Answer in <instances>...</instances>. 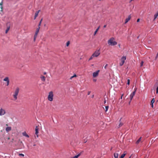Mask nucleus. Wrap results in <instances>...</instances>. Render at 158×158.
<instances>
[{
	"mask_svg": "<svg viewBox=\"0 0 158 158\" xmlns=\"http://www.w3.org/2000/svg\"><path fill=\"white\" fill-rule=\"evenodd\" d=\"M100 50H96L95 52L89 58V60H90L93 59L94 57H97L99 56L100 54Z\"/></svg>",
	"mask_w": 158,
	"mask_h": 158,
	"instance_id": "f257e3e1",
	"label": "nucleus"
},
{
	"mask_svg": "<svg viewBox=\"0 0 158 158\" xmlns=\"http://www.w3.org/2000/svg\"><path fill=\"white\" fill-rule=\"evenodd\" d=\"M108 43L109 45L113 46L117 44V42L114 41V38L113 37L110 39L108 41Z\"/></svg>",
	"mask_w": 158,
	"mask_h": 158,
	"instance_id": "f03ea898",
	"label": "nucleus"
},
{
	"mask_svg": "<svg viewBox=\"0 0 158 158\" xmlns=\"http://www.w3.org/2000/svg\"><path fill=\"white\" fill-rule=\"evenodd\" d=\"M19 88L18 87H17L15 91L14 94L13 95V96L14 97V100H17V96H18V93H19Z\"/></svg>",
	"mask_w": 158,
	"mask_h": 158,
	"instance_id": "7ed1b4c3",
	"label": "nucleus"
},
{
	"mask_svg": "<svg viewBox=\"0 0 158 158\" xmlns=\"http://www.w3.org/2000/svg\"><path fill=\"white\" fill-rule=\"evenodd\" d=\"M53 94L52 91H50L49 92L48 96V99L50 101H52L53 99Z\"/></svg>",
	"mask_w": 158,
	"mask_h": 158,
	"instance_id": "20e7f679",
	"label": "nucleus"
},
{
	"mask_svg": "<svg viewBox=\"0 0 158 158\" xmlns=\"http://www.w3.org/2000/svg\"><path fill=\"white\" fill-rule=\"evenodd\" d=\"M126 59V56H123L120 59V62L119 63L120 66H122L124 64L125 60Z\"/></svg>",
	"mask_w": 158,
	"mask_h": 158,
	"instance_id": "39448f33",
	"label": "nucleus"
},
{
	"mask_svg": "<svg viewBox=\"0 0 158 158\" xmlns=\"http://www.w3.org/2000/svg\"><path fill=\"white\" fill-rule=\"evenodd\" d=\"M3 81H6L7 84L6 86H8L9 84V78L7 77H6L4 79Z\"/></svg>",
	"mask_w": 158,
	"mask_h": 158,
	"instance_id": "423d86ee",
	"label": "nucleus"
},
{
	"mask_svg": "<svg viewBox=\"0 0 158 158\" xmlns=\"http://www.w3.org/2000/svg\"><path fill=\"white\" fill-rule=\"evenodd\" d=\"M99 72V70H98L95 72H94L93 73V77H95L97 76L98 75Z\"/></svg>",
	"mask_w": 158,
	"mask_h": 158,
	"instance_id": "0eeeda50",
	"label": "nucleus"
},
{
	"mask_svg": "<svg viewBox=\"0 0 158 158\" xmlns=\"http://www.w3.org/2000/svg\"><path fill=\"white\" fill-rule=\"evenodd\" d=\"M5 113V111L4 109L1 108L0 109V115H4Z\"/></svg>",
	"mask_w": 158,
	"mask_h": 158,
	"instance_id": "6e6552de",
	"label": "nucleus"
},
{
	"mask_svg": "<svg viewBox=\"0 0 158 158\" xmlns=\"http://www.w3.org/2000/svg\"><path fill=\"white\" fill-rule=\"evenodd\" d=\"M131 18V15H128L127 18L126 19L125 23L126 24L130 20V19Z\"/></svg>",
	"mask_w": 158,
	"mask_h": 158,
	"instance_id": "1a4fd4ad",
	"label": "nucleus"
},
{
	"mask_svg": "<svg viewBox=\"0 0 158 158\" xmlns=\"http://www.w3.org/2000/svg\"><path fill=\"white\" fill-rule=\"evenodd\" d=\"M11 130V127H8L6 128V131L7 132H9Z\"/></svg>",
	"mask_w": 158,
	"mask_h": 158,
	"instance_id": "9d476101",
	"label": "nucleus"
},
{
	"mask_svg": "<svg viewBox=\"0 0 158 158\" xmlns=\"http://www.w3.org/2000/svg\"><path fill=\"white\" fill-rule=\"evenodd\" d=\"M40 28V27H38L36 29V31H35V35H36V36L38 34L39 32Z\"/></svg>",
	"mask_w": 158,
	"mask_h": 158,
	"instance_id": "9b49d317",
	"label": "nucleus"
},
{
	"mask_svg": "<svg viewBox=\"0 0 158 158\" xmlns=\"http://www.w3.org/2000/svg\"><path fill=\"white\" fill-rule=\"evenodd\" d=\"M38 129H39L38 127L37 126H36L35 128V134L37 135V137H38Z\"/></svg>",
	"mask_w": 158,
	"mask_h": 158,
	"instance_id": "f8f14e48",
	"label": "nucleus"
},
{
	"mask_svg": "<svg viewBox=\"0 0 158 158\" xmlns=\"http://www.w3.org/2000/svg\"><path fill=\"white\" fill-rule=\"evenodd\" d=\"M40 11V10H39L35 12L34 16V19H35L36 17L38 16V14Z\"/></svg>",
	"mask_w": 158,
	"mask_h": 158,
	"instance_id": "ddd939ff",
	"label": "nucleus"
},
{
	"mask_svg": "<svg viewBox=\"0 0 158 158\" xmlns=\"http://www.w3.org/2000/svg\"><path fill=\"white\" fill-rule=\"evenodd\" d=\"M23 135L27 138H29V136L27 134L26 132H24L22 133Z\"/></svg>",
	"mask_w": 158,
	"mask_h": 158,
	"instance_id": "4468645a",
	"label": "nucleus"
},
{
	"mask_svg": "<svg viewBox=\"0 0 158 158\" xmlns=\"http://www.w3.org/2000/svg\"><path fill=\"white\" fill-rule=\"evenodd\" d=\"M114 156V158H118V153H115Z\"/></svg>",
	"mask_w": 158,
	"mask_h": 158,
	"instance_id": "2eb2a0df",
	"label": "nucleus"
},
{
	"mask_svg": "<svg viewBox=\"0 0 158 158\" xmlns=\"http://www.w3.org/2000/svg\"><path fill=\"white\" fill-rule=\"evenodd\" d=\"M126 153H125V152H124V153L121 155L120 158H123L126 155Z\"/></svg>",
	"mask_w": 158,
	"mask_h": 158,
	"instance_id": "dca6fc26",
	"label": "nucleus"
},
{
	"mask_svg": "<svg viewBox=\"0 0 158 158\" xmlns=\"http://www.w3.org/2000/svg\"><path fill=\"white\" fill-rule=\"evenodd\" d=\"M100 27V26H99V27L96 29V31H95V32H94V35H95L96 34L97 31L99 29Z\"/></svg>",
	"mask_w": 158,
	"mask_h": 158,
	"instance_id": "f3484780",
	"label": "nucleus"
},
{
	"mask_svg": "<svg viewBox=\"0 0 158 158\" xmlns=\"http://www.w3.org/2000/svg\"><path fill=\"white\" fill-rule=\"evenodd\" d=\"M141 137L139 138L137 141L136 142V143L138 144L141 141Z\"/></svg>",
	"mask_w": 158,
	"mask_h": 158,
	"instance_id": "a211bd4d",
	"label": "nucleus"
},
{
	"mask_svg": "<svg viewBox=\"0 0 158 158\" xmlns=\"http://www.w3.org/2000/svg\"><path fill=\"white\" fill-rule=\"evenodd\" d=\"M40 78L42 81H44L45 80V78L44 76H42Z\"/></svg>",
	"mask_w": 158,
	"mask_h": 158,
	"instance_id": "6ab92c4d",
	"label": "nucleus"
},
{
	"mask_svg": "<svg viewBox=\"0 0 158 158\" xmlns=\"http://www.w3.org/2000/svg\"><path fill=\"white\" fill-rule=\"evenodd\" d=\"M10 27L9 26H8L7 27V29L6 30V31H5L6 33H7L8 32V31L10 30Z\"/></svg>",
	"mask_w": 158,
	"mask_h": 158,
	"instance_id": "aec40b11",
	"label": "nucleus"
},
{
	"mask_svg": "<svg viewBox=\"0 0 158 158\" xmlns=\"http://www.w3.org/2000/svg\"><path fill=\"white\" fill-rule=\"evenodd\" d=\"M80 154L77 155L76 156H74V157H72L70 158H78V157L80 156Z\"/></svg>",
	"mask_w": 158,
	"mask_h": 158,
	"instance_id": "412c9836",
	"label": "nucleus"
},
{
	"mask_svg": "<svg viewBox=\"0 0 158 158\" xmlns=\"http://www.w3.org/2000/svg\"><path fill=\"white\" fill-rule=\"evenodd\" d=\"M134 96V95L133 94H131V95H130V98L131 99V101L132 100V98Z\"/></svg>",
	"mask_w": 158,
	"mask_h": 158,
	"instance_id": "4be33fe9",
	"label": "nucleus"
},
{
	"mask_svg": "<svg viewBox=\"0 0 158 158\" xmlns=\"http://www.w3.org/2000/svg\"><path fill=\"white\" fill-rule=\"evenodd\" d=\"M77 77L76 75V74H74L73 76H71L70 77V79H72L73 78L75 77Z\"/></svg>",
	"mask_w": 158,
	"mask_h": 158,
	"instance_id": "5701e85b",
	"label": "nucleus"
},
{
	"mask_svg": "<svg viewBox=\"0 0 158 158\" xmlns=\"http://www.w3.org/2000/svg\"><path fill=\"white\" fill-rule=\"evenodd\" d=\"M155 102V99L154 98H153L151 101V104H153Z\"/></svg>",
	"mask_w": 158,
	"mask_h": 158,
	"instance_id": "b1692460",
	"label": "nucleus"
},
{
	"mask_svg": "<svg viewBox=\"0 0 158 158\" xmlns=\"http://www.w3.org/2000/svg\"><path fill=\"white\" fill-rule=\"evenodd\" d=\"M136 89H135L134 90V91L133 92V93L131 94H133L134 95H135V92L136 91Z\"/></svg>",
	"mask_w": 158,
	"mask_h": 158,
	"instance_id": "393cba45",
	"label": "nucleus"
},
{
	"mask_svg": "<svg viewBox=\"0 0 158 158\" xmlns=\"http://www.w3.org/2000/svg\"><path fill=\"white\" fill-rule=\"evenodd\" d=\"M109 108V106H105V111L106 112L107 111Z\"/></svg>",
	"mask_w": 158,
	"mask_h": 158,
	"instance_id": "a878e982",
	"label": "nucleus"
},
{
	"mask_svg": "<svg viewBox=\"0 0 158 158\" xmlns=\"http://www.w3.org/2000/svg\"><path fill=\"white\" fill-rule=\"evenodd\" d=\"M19 156H23V157H24V155L23 154H22V153H19Z\"/></svg>",
	"mask_w": 158,
	"mask_h": 158,
	"instance_id": "bb28decb",
	"label": "nucleus"
},
{
	"mask_svg": "<svg viewBox=\"0 0 158 158\" xmlns=\"http://www.w3.org/2000/svg\"><path fill=\"white\" fill-rule=\"evenodd\" d=\"M42 19H41V20L40 21L39 23V25H38V27H40V26L41 25V22H42Z\"/></svg>",
	"mask_w": 158,
	"mask_h": 158,
	"instance_id": "cd10ccee",
	"label": "nucleus"
},
{
	"mask_svg": "<svg viewBox=\"0 0 158 158\" xmlns=\"http://www.w3.org/2000/svg\"><path fill=\"white\" fill-rule=\"evenodd\" d=\"M37 36L35 35H34V41H35L36 38L37 37Z\"/></svg>",
	"mask_w": 158,
	"mask_h": 158,
	"instance_id": "c85d7f7f",
	"label": "nucleus"
},
{
	"mask_svg": "<svg viewBox=\"0 0 158 158\" xmlns=\"http://www.w3.org/2000/svg\"><path fill=\"white\" fill-rule=\"evenodd\" d=\"M70 44V42L69 41H68L66 43V46L67 47Z\"/></svg>",
	"mask_w": 158,
	"mask_h": 158,
	"instance_id": "c756f323",
	"label": "nucleus"
},
{
	"mask_svg": "<svg viewBox=\"0 0 158 158\" xmlns=\"http://www.w3.org/2000/svg\"><path fill=\"white\" fill-rule=\"evenodd\" d=\"M123 124L122 123H120L119 125V126L118 127V128L121 127L123 125Z\"/></svg>",
	"mask_w": 158,
	"mask_h": 158,
	"instance_id": "7c9ffc66",
	"label": "nucleus"
},
{
	"mask_svg": "<svg viewBox=\"0 0 158 158\" xmlns=\"http://www.w3.org/2000/svg\"><path fill=\"white\" fill-rule=\"evenodd\" d=\"M143 61H142L140 63V66L141 67H142L143 66Z\"/></svg>",
	"mask_w": 158,
	"mask_h": 158,
	"instance_id": "2f4dec72",
	"label": "nucleus"
},
{
	"mask_svg": "<svg viewBox=\"0 0 158 158\" xmlns=\"http://www.w3.org/2000/svg\"><path fill=\"white\" fill-rule=\"evenodd\" d=\"M130 80L129 79H128L127 80V84L128 85H129V84H130Z\"/></svg>",
	"mask_w": 158,
	"mask_h": 158,
	"instance_id": "473e14b6",
	"label": "nucleus"
},
{
	"mask_svg": "<svg viewBox=\"0 0 158 158\" xmlns=\"http://www.w3.org/2000/svg\"><path fill=\"white\" fill-rule=\"evenodd\" d=\"M156 93L157 94L158 93V86L157 87L156 89Z\"/></svg>",
	"mask_w": 158,
	"mask_h": 158,
	"instance_id": "72a5a7b5",
	"label": "nucleus"
},
{
	"mask_svg": "<svg viewBox=\"0 0 158 158\" xmlns=\"http://www.w3.org/2000/svg\"><path fill=\"white\" fill-rule=\"evenodd\" d=\"M107 65H108V64H106L105 65V66H104V68H105V69H106L107 67Z\"/></svg>",
	"mask_w": 158,
	"mask_h": 158,
	"instance_id": "f704fd0d",
	"label": "nucleus"
},
{
	"mask_svg": "<svg viewBox=\"0 0 158 158\" xmlns=\"http://www.w3.org/2000/svg\"><path fill=\"white\" fill-rule=\"evenodd\" d=\"M90 93H91V91H88V95H89Z\"/></svg>",
	"mask_w": 158,
	"mask_h": 158,
	"instance_id": "c9c22d12",
	"label": "nucleus"
},
{
	"mask_svg": "<svg viewBox=\"0 0 158 158\" xmlns=\"http://www.w3.org/2000/svg\"><path fill=\"white\" fill-rule=\"evenodd\" d=\"M140 21V19H137V22H138L139 21Z\"/></svg>",
	"mask_w": 158,
	"mask_h": 158,
	"instance_id": "e433bc0d",
	"label": "nucleus"
},
{
	"mask_svg": "<svg viewBox=\"0 0 158 158\" xmlns=\"http://www.w3.org/2000/svg\"><path fill=\"white\" fill-rule=\"evenodd\" d=\"M153 104H151V106L152 107V108H153Z\"/></svg>",
	"mask_w": 158,
	"mask_h": 158,
	"instance_id": "4c0bfd02",
	"label": "nucleus"
},
{
	"mask_svg": "<svg viewBox=\"0 0 158 158\" xmlns=\"http://www.w3.org/2000/svg\"><path fill=\"white\" fill-rule=\"evenodd\" d=\"M93 81L94 82H96V79H93Z\"/></svg>",
	"mask_w": 158,
	"mask_h": 158,
	"instance_id": "58836bf2",
	"label": "nucleus"
},
{
	"mask_svg": "<svg viewBox=\"0 0 158 158\" xmlns=\"http://www.w3.org/2000/svg\"><path fill=\"white\" fill-rule=\"evenodd\" d=\"M2 2H1L0 3V5L2 6Z\"/></svg>",
	"mask_w": 158,
	"mask_h": 158,
	"instance_id": "ea45409f",
	"label": "nucleus"
},
{
	"mask_svg": "<svg viewBox=\"0 0 158 158\" xmlns=\"http://www.w3.org/2000/svg\"><path fill=\"white\" fill-rule=\"evenodd\" d=\"M106 25H104L103 27L104 28H105L106 27Z\"/></svg>",
	"mask_w": 158,
	"mask_h": 158,
	"instance_id": "a19ab883",
	"label": "nucleus"
},
{
	"mask_svg": "<svg viewBox=\"0 0 158 158\" xmlns=\"http://www.w3.org/2000/svg\"><path fill=\"white\" fill-rule=\"evenodd\" d=\"M157 85V83H156V84L155 85H154V87L156 86Z\"/></svg>",
	"mask_w": 158,
	"mask_h": 158,
	"instance_id": "79ce46f5",
	"label": "nucleus"
},
{
	"mask_svg": "<svg viewBox=\"0 0 158 158\" xmlns=\"http://www.w3.org/2000/svg\"><path fill=\"white\" fill-rule=\"evenodd\" d=\"M122 97H123V95L121 96V99H122Z\"/></svg>",
	"mask_w": 158,
	"mask_h": 158,
	"instance_id": "37998d69",
	"label": "nucleus"
},
{
	"mask_svg": "<svg viewBox=\"0 0 158 158\" xmlns=\"http://www.w3.org/2000/svg\"><path fill=\"white\" fill-rule=\"evenodd\" d=\"M104 102V103H106V100H105Z\"/></svg>",
	"mask_w": 158,
	"mask_h": 158,
	"instance_id": "c03bdc74",
	"label": "nucleus"
},
{
	"mask_svg": "<svg viewBox=\"0 0 158 158\" xmlns=\"http://www.w3.org/2000/svg\"><path fill=\"white\" fill-rule=\"evenodd\" d=\"M36 146V144H34L33 145V146Z\"/></svg>",
	"mask_w": 158,
	"mask_h": 158,
	"instance_id": "a18cd8bd",
	"label": "nucleus"
},
{
	"mask_svg": "<svg viewBox=\"0 0 158 158\" xmlns=\"http://www.w3.org/2000/svg\"><path fill=\"white\" fill-rule=\"evenodd\" d=\"M94 97V95H93L92 97L93 98V97Z\"/></svg>",
	"mask_w": 158,
	"mask_h": 158,
	"instance_id": "49530a36",
	"label": "nucleus"
},
{
	"mask_svg": "<svg viewBox=\"0 0 158 158\" xmlns=\"http://www.w3.org/2000/svg\"><path fill=\"white\" fill-rule=\"evenodd\" d=\"M20 142H21V143H22V141H21Z\"/></svg>",
	"mask_w": 158,
	"mask_h": 158,
	"instance_id": "de8ad7c7",
	"label": "nucleus"
},
{
	"mask_svg": "<svg viewBox=\"0 0 158 158\" xmlns=\"http://www.w3.org/2000/svg\"><path fill=\"white\" fill-rule=\"evenodd\" d=\"M118 46H119V47H120V45H119H119H118Z\"/></svg>",
	"mask_w": 158,
	"mask_h": 158,
	"instance_id": "09e8293b",
	"label": "nucleus"
},
{
	"mask_svg": "<svg viewBox=\"0 0 158 158\" xmlns=\"http://www.w3.org/2000/svg\"><path fill=\"white\" fill-rule=\"evenodd\" d=\"M6 126H8V124H6Z\"/></svg>",
	"mask_w": 158,
	"mask_h": 158,
	"instance_id": "8fccbe9b",
	"label": "nucleus"
},
{
	"mask_svg": "<svg viewBox=\"0 0 158 158\" xmlns=\"http://www.w3.org/2000/svg\"><path fill=\"white\" fill-rule=\"evenodd\" d=\"M157 102H158V100L157 101Z\"/></svg>",
	"mask_w": 158,
	"mask_h": 158,
	"instance_id": "3c124183",
	"label": "nucleus"
},
{
	"mask_svg": "<svg viewBox=\"0 0 158 158\" xmlns=\"http://www.w3.org/2000/svg\"><path fill=\"white\" fill-rule=\"evenodd\" d=\"M129 158H130V157H129Z\"/></svg>",
	"mask_w": 158,
	"mask_h": 158,
	"instance_id": "603ef678",
	"label": "nucleus"
}]
</instances>
